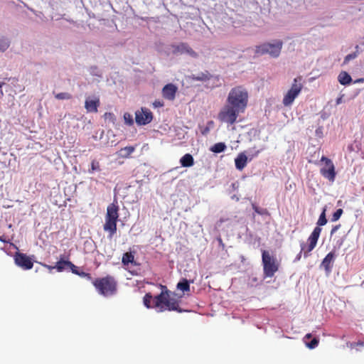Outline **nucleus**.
Wrapping results in <instances>:
<instances>
[{
    "label": "nucleus",
    "instance_id": "obj_1",
    "mask_svg": "<svg viewBox=\"0 0 364 364\" xmlns=\"http://www.w3.org/2000/svg\"><path fill=\"white\" fill-rule=\"evenodd\" d=\"M144 304L148 309H155L157 312H162L165 310L181 311L178 309L177 301L170 299L167 292H161L154 298L149 294H146L144 297Z\"/></svg>",
    "mask_w": 364,
    "mask_h": 364
},
{
    "label": "nucleus",
    "instance_id": "obj_2",
    "mask_svg": "<svg viewBox=\"0 0 364 364\" xmlns=\"http://www.w3.org/2000/svg\"><path fill=\"white\" fill-rule=\"evenodd\" d=\"M248 102V92L241 86L230 90L226 102L245 112Z\"/></svg>",
    "mask_w": 364,
    "mask_h": 364
},
{
    "label": "nucleus",
    "instance_id": "obj_3",
    "mask_svg": "<svg viewBox=\"0 0 364 364\" xmlns=\"http://www.w3.org/2000/svg\"><path fill=\"white\" fill-rule=\"evenodd\" d=\"M93 284L98 292L105 296H112L117 291V283L114 278L111 277L97 279Z\"/></svg>",
    "mask_w": 364,
    "mask_h": 364
},
{
    "label": "nucleus",
    "instance_id": "obj_4",
    "mask_svg": "<svg viewBox=\"0 0 364 364\" xmlns=\"http://www.w3.org/2000/svg\"><path fill=\"white\" fill-rule=\"evenodd\" d=\"M282 46L283 42L281 40H274L256 46L255 53L258 55L268 54L272 58H277L280 55Z\"/></svg>",
    "mask_w": 364,
    "mask_h": 364
},
{
    "label": "nucleus",
    "instance_id": "obj_5",
    "mask_svg": "<svg viewBox=\"0 0 364 364\" xmlns=\"http://www.w3.org/2000/svg\"><path fill=\"white\" fill-rule=\"evenodd\" d=\"M303 88L302 77L299 76L294 79L290 89L284 94L282 103L285 107L291 106L294 100L299 96Z\"/></svg>",
    "mask_w": 364,
    "mask_h": 364
},
{
    "label": "nucleus",
    "instance_id": "obj_6",
    "mask_svg": "<svg viewBox=\"0 0 364 364\" xmlns=\"http://www.w3.org/2000/svg\"><path fill=\"white\" fill-rule=\"evenodd\" d=\"M242 113L243 112L226 102L218 113V118L220 122L232 125L236 122L237 117Z\"/></svg>",
    "mask_w": 364,
    "mask_h": 364
},
{
    "label": "nucleus",
    "instance_id": "obj_7",
    "mask_svg": "<svg viewBox=\"0 0 364 364\" xmlns=\"http://www.w3.org/2000/svg\"><path fill=\"white\" fill-rule=\"evenodd\" d=\"M321 228L319 227H316L314 229L313 232H311V235L309 236V237L308 239L309 245H306L304 242L301 244V251L296 257L295 261H298L300 259L302 252H304V255L305 257H308V254L310 252H311L316 247V245L317 244L318 239L321 234Z\"/></svg>",
    "mask_w": 364,
    "mask_h": 364
},
{
    "label": "nucleus",
    "instance_id": "obj_8",
    "mask_svg": "<svg viewBox=\"0 0 364 364\" xmlns=\"http://www.w3.org/2000/svg\"><path fill=\"white\" fill-rule=\"evenodd\" d=\"M262 264L264 274L267 277H272L274 273L278 270V267L276 264V259L270 255L269 252L266 250L262 251Z\"/></svg>",
    "mask_w": 364,
    "mask_h": 364
},
{
    "label": "nucleus",
    "instance_id": "obj_9",
    "mask_svg": "<svg viewBox=\"0 0 364 364\" xmlns=\"http://www.w3.org/2000/svg\"><path fill=\"white\" fill-rule=\"evenodd\" d=\"M321 161L325 162V166L321 168V174L328 181L333 182L336 178V171L332 161L326 156H322Z\"/></svg>",
    "mask_w": 364,
    "mask_h": 364
},
{
    "label": "nucleus",
    "instance_id": "obj_10",
    "mask_svg": "<svg viewBox=\"0 0 364 364\" xmlns=\"http://www.w3.org/2000/svg\"><path fill=\"white\" fill-rule=\"evenodd\" d=\"M153 119L152 112L146 107H141L135 112V120L138 125H146Z\"/></svg>",
    "mask_w": 364,
    "mask_h": 364
},
{
    "label": "nucleus",
    "instance_id": "obj_11",
    "mask_svg": "<svg viewBox=\"0 0 364 364\" xmlns=\"http://www.w3.org/2000/svg\"><path fill=\"white\" fill-rule=\"evenodd\" d=\"M15 264L21 268L28 270L33 267V262L31 259L23 253L17 252L14 255Z\"/></svg>",
    "mask_w": 364,
    "mask_h": 364
},
{
    "label": "nucleus",
    "instance_id": "obj_12",
    "mask_svg": "<svg viewBox=\"0 0 364 364\" xmlns=\"http://www.w3.org/2000/svg\"><path fill=\"white\" fill-rule=\"evenodd\" d=\"M259 151H257L255 154L247 156L244 152L240 153L235 159V167L237 170L242 171L247 165L248 160H252L255 156H257Z\"/></svg>",
    "mask_w": 364,
    "mask_h": 364
},
{
    "label": "nucleus",
    "instance_id": "obj_13",
    "mask_svg": "<svg viewBox=\"0 0 364 364\" xmlns=\"http://www.w3.org/2000/svg\"><path fill=\"white\" fill-rule=\"evenodd\" d=\"M171 53L175 55L187 53L192 57H196L197 54L186 43H181L171 46Z\"/></svg>",
    "mask_w": 364,
    "mask_h": 364
},
{
    "label": "nucleus",
    "instance_id": "obj_14",
    "mask_svg": "<svg viewBox=\"0 0 364 364\" xmlns=\"http://www.w3.org/2000/svg\"><path fill=\"white\" fill-rule=\"evenodd\" d=\"M100 105V98L97 96H89L86 97L85 108L87 112H97Z\"/></svg>",
    "mask_w": 364,
    "mask_h": 364
},
{
    "label": "nucleus",
    "instance_id": "obj_15",
    "mask_svg": "<svg viewBox=\"0 0 364 364\" xmlns=\"http://www.w3.org/2000/svg\"><path fill=\"white\" fill-rule=\"evenodd\" d=\"M177 87L173 84H168L165 85L162 90L163 97L168 100H173L177 92Z\"/></svg>",
    "mask_w": 364,
    "mask_h": 364
},
{
    "label": "nucleus",
    "instance_id": "obj_16",
    "mask_svg": "<svg viewBox=\"0 0 364 364\" xmlns=\"http://www.w3.org/2000/svg\"><path fill=\"white\" fill-rule=\"evenodd\" d=\"M335 259V253L330 252L323 259L321 267H323L327 274H329L332 270L333 263Z\"/></svg>",
    "mask_w": 364,
    "mask_h": 364
},
{
    "label": "nucleus",
    "instance_id": "obj_17",
    "mask_svg": "<svg viewBox=\"0 0 364 364\" xmlns=\"http://www.w3.org/2000/svg\"><path fill=\"white\" fill-rule=\"evenodd\" d=\"M55 267L58 272H63V270L69 268L71 269L73 273H77V267L70 261L60 260L56 263Z\"/></svg>",
    "mask_w": 364,
    "mask_h": 364
},
{
    "label": "nucleus",
    "instance_id": "obj_18",
    "mask_svg": "<svg viewBox=\"0 0 364 364\" xmlns=\"http://www.w3.org/2000/svg\"><path fill=\"white\" fill-rule=\"evenodd\" d=\"M118 210V206L114 203H111L107 208V214L105 218L117 221L119 217Z\"/></svg>",
    "mask_w": 364,
    "mask_h": 364
},
{
    "label": "nucleus",
    "instance_id": "obj_19",
    "mask_svg": "<svg viewBox=\"0 0 364 364\" xmlns=\"http://www.w3.org/2000/svg\"><path fill=\"white\" fill-rule=\"evenodd\" d=\"M104 230L109 233V237L112 238L117 232V220L105 218Z\"/></svg>",
    "mask_w": 364,
    "mask_h": 364
},
{
    "label": "nucleus",
    "instance_id": "obj_20",
    "mask_svg": "<svg viewBox=\"0 0 364 364\" xmlns=\"http://www.w3.org/2000/svg\"><path fill=\"white\" fill-rule=\"evenodd\" d=\"M193 79L196 80H198V81H207V80L210 81L211 80L213 82V85H211L212 87H215V86L218 85L217 84L215 83V81H216V80L218 81V79L216 77L210 75L208 73H199L197 75L194 76Z\"/></svg>",
    "mask_w": 364,
    "mask_h": 364
},
{
    "label": "nucleus",
    "instance_id": "obj_21",
    "mask_svg": "<svg viewBox=\"0 0 364 364\" xmlns=\"http://www.w3.org/2000/svg\"><path fill=\"white\" fill-rule=\"evenodd\" d=\"M338 81L342 85H348L352 82V77L346 71H341L338 75Z\"/></svg>",
    "mask_w": 364,
    "mask_h": 364
},
{
    "label": "nucleus",
    "instance_id": "obj_22",
    "mask_svg": "<svg viewBox=\"0 0 364 364\" xmlns=\"http://www.w3.org/2000/svg\"><path fill=\"white\" fill-rule=\"evenodd\" d=\"M180 163L183 167H191L194 164V159L191 154H186L181 158Z\"/></svg>",
    "mask_w": 364,
    "mask_h": 364
},
{
    "label": "nucleus",
    "instance_id": "obj_23",
    "mask_svg": "<svg viewBox=\"0 0 364 364\" xmlns=\"http://www.w3.org/2000/svg\"><path fill=\"white\" fill-rule=\"evenodd\" d=\"M225 149H226V145L225 144V143L219 142V143H216L213 146H212L210 147V150L212 152L219 154V153L224 151L225 150Z\"/></svg>",
    "mask_w": 364,
    "mask_h": 364
},
{
    "label": "nucleus",
    "instance_id": "obj_24",
    "mask_svg": "<svg viewBox=\"0 0 364 364\" xmlns=\"http://www.w3.org/2000/svg\"><path fill=\"white\" fill-rule=\"evenodd\" d=\"M134 256L131 252H125L122 256V262L124 265L134 263Z\"/></svg>",
    "mask_w": 364,
    "mask_h": 364
},
{
    "label": "nucleus",
    "instance_id": "obj_25",
    "mask_svg": "<svg viewBox=\"0 0 364 364\" xmlns=\"http://www.w3.org/2000/svg\"><path fill=\"white\" fill-rule=\"evenodd\" d=\"M177 289L179 290H181L183 292L188 291L190 290V283L189 282L183 279V280L180 281L177 284Z\"/></svg>",
    "mask_w": 364,
    "mask_h": 364
},
{
    "label": "nucleus",
    "instance_id": "obj_26",
    "mask_svg": "<svg viewBox=\"0 0 364 364\" xmlns=\"http://www.w3.org/2000/svg\"><path fill=\"white\" fill-rule=\"evenodd\" d=\"M134 151V147L133 146H126L124 148L121 149L119 151V155L122 158H128L130 154H132Z\"/></svg>",
    "mask_w": 364,
    "mask_h": 364
},
{
    "label": "nucleus",
    "instance_id": "obj_27",
    "mask_svg": "<svg viewBox=\"0 0 364 364\" xmlns=\"http://www.w3.org/2000/svg\"><path fill=\"white\" fill-rule=\"evenodd\" d=\"M10 46V41L8 38L0 36V50L5 51Z\"/></svg>",
    "mask_w": 364,
    "mask_h": 364
},
{
    "label": "nucleus",
    "instance_id": "obj_28",
    "mask_svg": "<svg viewBox=\"0 0 364 364\" xmlns=\"http://www.w3.org/2000/svg\"><path fill=\"white\" fill-rule=\"evenodd\" d=\"M100 171V163L96 160H93L91 163V168L88 170V172L90 173H93L95 171Z\"/></svg>",
    "mask_w": 364,
    "mask_h": 364
},
{
    "label": "nucleus",
    "instance_id": "obj_29",
    "mask_svg": "<svg viewBox=\"0 0 364 364\" xmlns=\"http://www.w3.org/2000/svg\"><path fill=\"white\" fill-rule=\"evenodd\" d=\"M326 223H327V220L326 218V209H323L319 216L318 221H317V225L318 226H323V225H326Z\"/></svg>",
    "mask_w": 364,
    "mask_h": 364
},
{
    "label": "nucleus",
    "instance_id": "obj_30",
    "mask_svg": "<svg viewBox=\"0 0 364 364\" xmlns=\"http://www.w3.org/2000/svg\"><path fill=\"white\" fill-rule=\"evenodd\" d=\"M124 120L126 124L131 126L134 124L133 117L131 114L126 112L124 114Z\"/></svg>",
    "mask_w": 364,
    "mask_h": 364
},
{
    "label": "nucleus",
    "instance_id": "obj_31",
    "mask_svg": "<svg viewBox=\"0 0 364 364\" xmlns=\"http://www.w3.org/2000/svg\"><path fill=\"white\" fill-rule=\"evenodd\" d=\"M71 95L68 92H60L55 95V97L58 100H69L71 98Z\"/></svg>",
    "mask_w": 364,
    "mask_h": 364
},
{
    "label": "nucleus",
    "instance_id": "obj_32",
    "mask_svg": "<svg viewBox=\"0 0 364 364\" xmlns=\"http://www.w3.org/2000/svg\"><path fill=\"white\" fill-rule=\"evenodd\" d=\"M342 214H343V210L341 208L336 210V211L333 214L331 220L333 222L337 221L341 218Z\"/></svg>",
    "mask_w": 364,
    "mask_h": 364
},
{
    "label": "nucleus",
    "instance_id": "obj_33",
    "mask_svg": "<svg viewBox=\"0 0 364 364\" xmlns=\"http://www.w3.org/2000/svg\"><path fill=\"white\" fill-rule=\"evenodd\" d=\"M318 344V340L316 338H313L311 342L306 343V346L310 349L315 348Z\"/></svg>",
    "mask_w": 364,
    "mask_h": 364
},
{
    "label": "nucleus",
    "instance_id": "obj_34",
    "mask_svg": "<svg viewBox=\"0 0 364 364\" xmlns=\"http://www.w3.org/2000/svg\"><path fill=\"white\" fill-rule=\"evenodd\" d=\"M90 73L93 75L101 77V72L96 67L91 68Z\"/></svg>",
    "mask_w": 364,
    "mask_h": 364
},
{
    "label": "nucleus",
    "instance_id": "obj_35",
    "mask_svg": "<svg viewBox=\"0 0 364 364\" xmlns=\"http://www.w3.org/2000/svg\"><path fill=\"white\" fill-rule=\"evenodd\" d=\"M153 105L154 107H161L164 106V102L160 101V100H156L154 103H153Z\"/></svg>",
    "mask_w": 364,
    "mask_h": 364
},
{
    "label": "nucleus",
    "instance_id": "obj_36",
    "mask_svg": "<svg viewBox=\"0 0 364 364\" xmlns=\"http://www.w3.org/2000/svg\"><path fill=\"white\" fill-rule=\"evenodd\" d=\"M356 57V55L355 54H348L346 56L345 58V61L347 62V61H349L351 59H353Z\"/></svg>",
    "mask_w": 364,
    "mask_h": 364
},
{
    "label": "nucleus",
    "instance_id": "obj_37",
    "mask_svg": "<svg viewBox=\"0 0 364 364\" xmlns=\"http://www.w3.org/2000/svg\"><path fill=\"white\" fill-rule=\"evenodd\" d=\"M76 271H77V273H75V274L80 275L81 277H90L88 274H87L85 272H80V271L77 270V267L76 268Z\"/></svg>",
    "mask_w": 364,
    "mask_h": 364
},
{
    "label": "nucleus",
    "instance_id": "obj_38",
    "mask_svg": "<svg viewBox=\"0 0 364 364\" xmlns=\"http://www.w3.org/2000/svg\"><path fill=\"white\" fill-rule=\"evenodd\" d=\"M363 346V343L362 342H359V343H350V348H354L355 346Z\"/></svg>",
    "mask_w": 364,
    "mask_h": 364
},
{
    "label": "nucleus",
    "instance_id": "obj_39",
    "mask_svg": "<svg viewBox=\"0 0 364 364\" xmlns=\"http://www.w3.org/2000/svg\"><path fill=\"white\" fill-rule=\"evenodd\" d=\"M339 228H340V225H336V226H334V227L332 228L331 231V235L334 234V233H335V232H336L339 229Z\"/></svg>",
    "mask_w": 364,
    "mask_h": 364
},
{
    "label": "nucleus",
    "instance_id": "obj_40",
    "mask_svg": "<svg viewBox=\"0 0 364 364\" xmlns=\"http://www.w3.org/2000/svg\"><path fill=\"white\" fill-rule=\"evenodd\" d=\"M342 99H343V95H341V97H339L336 99V103L337 105L342 103V102H343Z\"/></svg>",
    "mask_w": 364,
    "mask_h": 364
},
{
    "label": "nucleus",
    "instance_id": "obj_41",
    "mask_svg": "<svg viewBox=\"0 0 364 364\" xmlns=\"http://www.w3.org/2000/svg\"><path fill=\"white\" fill-rule=\"evenodd\" d=\"M106 119H113L114 118V115L112 114V113H105V114Z\"/></svg>",
    "mask_w": 364,
    "mask_h": 364
},
{
    "label": "nucleus",
    "instance_id": "obj_42",
    "mask_svg": "<svg viewBox=\"0 0 364 364\" xmlns=\"http://www.w3.org/2000/svg\"><path fill=\"white\" fill-rule=\"evenodd\" d=\"M253 208H254V210H255V212H257V213H260V212L259 211V210H258V208H257V207H256V206H255V205H254V206H253Z\"/></svg>",
    "mask_w": 364,
    "mask_h": 364
},
{
    "label": "nucleus",
    "instance_id": "obj_43",
    "mask_svg": "<svg viewBox=\"0 0 364 364\" xmlns=\"http://www.w3.org/2000/svg\"><path fill=\"white\" fill-rule=\"evenodd\" d=\"M45 267H46L47 268H48L49 269H55V266L54 267H52V266H49V265H45Z\"/></svg>",
    "mask_w": 364,
    "mask_h": 364
},
{
    "label": "nucleus",
    "instance_id": "obj_44",
    "mask_svg": "<svg viewBox=\"0 0 364 364\" xmlns=\"http://www.w3.org/2000/svg\"><path fill=\"white\" fill-rule=\"evenodd\" d=\"M311 337V335L310 333H308L305 336L304 338H310Z\"/></svg>",
    "mask_w": 364,
    "mask_h": 364
},
{
    "label": "nucleus",
    "instance_id": "obj_45",
    "mask_svg": "<svg viewBox=\"0 0 364 364\" xmlns=\"http://www.w3.org/2000/svg\"><path fill=\"white\" fill-rule=\"evenodd\" d=\"M363 79H359L358 80H356L355 82H363Z\"/></svg>",
    "mask_w": 364,
    "mask_h": 364
},
{
    "label": "nucleus",
    "instance_id": "obj_46",
    "mask_svg": "<svg viewBox=\"0 0 364 364\" xmlns=\"http://www.w3.org/2000/svg\"><path fill=\"white\" fill-rule=\"evenodd\" d=\"M0 240H1V241H2V242H6V240H4L2 237H0Z\"/></svg>",
    "mask_w": 364,
    "mask_h": 364
},
{
    "label": "nucleus",
    "instance_id": "obj_47",
    "mask_svg": "<svg viewBox=\"0 0 364 364\" xmlns=\"http://www.w3.org/2000/svg\"><path fill=\"white\" fill-rule=\"evenodd\" d=\"M4 84V82H0V88L3 86Z\"/></svg>",
    "mask_w": 364,
    "mask_h": 364
},
{
    "label": "nucleus",
    "instance_id": "obj_48",
    "mask_svg": "<svg viewBox=\"0 0 364 364\" xmlns=\"http://www.w3.org/2000/svg\"><path fill=\"white\" fill-rule=\"evenodd\" d=\"M0 94H1V95H3V91L2 90H0Z\"/></svg>",
    "mask_w": 364,
    "mask_h": 364
},
{
    "label": "nucleus",
    "instance_id": "obj_49",
    "mask_svg": "<svg viewBox=\"0 0 364 364\" xmlns=\"http://www.w3.org/2000/svg\"><path fill=\"white\" fill-rule=\"evenodd\" d=\"M358 48H359V46H355V49H357V50H358Z\"/></svg>",
    "mask_w": 364,
    "mask_h": 364
}]
</instances>
